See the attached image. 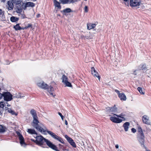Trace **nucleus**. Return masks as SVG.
Masks as SVG:
<instances>
[{
  "label": "nucleus",
  "instance_id": "a211bd4d",
  "mask_svg": "<svg viewBox=\"0 0 151 151\" xmlns=\"http://www.w3.org/2000/svg\"><path fill=\"white\" fill-rule=\"evenodd\" d=\"M118 97L121 100L125 101L126 100V96L123 93H122L120 94H119Z\"/></svg>",
  "mask_w": 151,
  "mask_h": 151
},
{
  "label": "nucleus",
  "instance_id": "b1692460",
  "mask_svg": "<svg viewBox=\"0 0 151 151\" xmlns=\"http://www.w3.org/2000/svg\"><path fill=\"white\" fill-rule=\"evenodd\" d=\"M19 18L15 16H12L10 17V20L12 22H15L19 20Z\"/></svg>",
  "mask_w": 151,
  "mask_h": 151
},
{
  "label": "nucleus",
  "instance_id": "79ce46f5",
  "mask_svg": "<svg viewBox=\"0 0 151 151\" xmlns=\"http://www.w3.org/2000/svg\"><path fill=\"white\" fill-rule=\"evenodd\" d=\"M131 131L133 133H135L136 132V130L135 128H132L131 129Z\"/></svg>",
  "mask_w": 151,
  "mask_h": 151
},
{
  "label": "nucleus",
  "instance_id": "e2e57ef3",
  "mask_svg": "<svg viewBox=\"0 0 151 151\" xmlns=\"http://www.w3.org/2000/svg\"><path fill=\"white\" fill-rule=\"evenodd\" d=\"M64 151H70L68 149H65L64 150Z\"/></svg>",
  "mask_w": 151,
  "mask_h": 151
},
{
  "label": "nucleus",
  "instance_id": "a18cd8bd",
  "mask_svg": "<svg viewBox=\"0 0 151 151\" xmlns=\"http://www.w3.org/2000/svg\"><path fill=\"white\" fill-rule=\"evenodd\" d=\"M27 18L25 16V15L24 14H22L21 18L22 19H24L25 18Z\"/></svg>",
  "mask_w": 151,
  "mask_h": 151
},
{
  "label": "nucleus",
  "instance_id": "aec40b11",
  "mask_svg": "<svg viewBox=\"0 0 151 151\" xmlns=\"http://www.w3.org/2000/svg\"><path fill=\"white\" fill-rule=\"evenodd\" d=\"M13 3L11 1H9L7 2V4L8 6V9L11 10L14 7Z\"/></svg>",
  "mask_w": 151,
  "mask_h": 151
},
{
  "label": "nucleus",
  "instance_id": "09e8293b",
  "mask_svg": "<svg viewBox=\"0 0 151 151\" xmlns=\"http://www.w3.org/2000/svg\"><path fill=\"white\" fill-rule=\"evenodd\" d=\"M49 93H50V94L52 95L53 96H54L55 95H53V93H52L51 92V91H48Z\"/></svg>",
  "mask_w": 151,
  "mask_h": 151
},
{
  "label": "nucleus",
  "instance_id": "c9c22d12",
  "mask_svg": "<svg viewBox=\"0 0 151 151\" xmlns=\"http://www.w3.org/2000/svg\"><path fill=\"white\" fill-rule=\"evenodd\" d=\"M32 27V25L30 24H28V25L25 27V29H27L28 28Z\"/></svg>",
  "mask_w": 151,
  "mask_h": 151
},
{
  "label": "nucleus",
  "instance_id": "f03ea898",
  "mask_svg": "<svg viewBox=\"0 0 151 151\" xmlns=\"http://www.w3.org/2000/svg\"><path fill=\"white\" fill-rule=\"evenodd\" d=\"M34 137L36 138L35 141L36 142V145L40 146L43 148H48L45 144H44V142H46L47 145L52 149L56 151H60L58 149L57 147L55 145L48 139L43 137L42 135H37L36 136H34Z\"/></svg>",
  "mask_w": 151,
  "mask_h": 151
},
{
  "label": "nucleus",
  "instance_id": "603ef678",
  "mask_svg": "<svg viewBox=\"0 0 151 151\" xmlns=\"http://www.w3.org/2000/svg\"><path fill=\"white\" fill-rule=\"evenodd\" d=\"M145 148V151H150V150H148L146 147V148Z\"/></svg>",
  "mask_w": 151,
  "mask_h": 151
},
{
  "label": "nucleus",
  "instance_id": "c756f323",
  "mask_svg": "<svg viewBox=\"0 0 151 151\" xmlns=\"http://www.w3.org/2000/svg\"><path fill=\"white\" fill-rule=\"evenodd\" d=\"M68 81L67 77L64 74L62 76V82L64 83L65 82Z\"/></svg>",
  "mask_w": 151,
  "mask_h": 151
},
{
  "label": "nucleus",
  "instance_id": "2eb2a0df",
  "mask_svg": "<svg viewBox=\"0 0 151 151\" xmlns=\"http://www.w3.org/2000/svg\"><path fill=\"white\" fill-rule=\"evenodd\" d=\"M106 109L108 111L114 113H116L117 111V108L114 105V106L109 107H108L106 108Z\"/></svg>",
  "mask_w": 151,
  "mask_h": 151
},
{
  "label": "nucleus",
  "instance_id": "bb28decb",
  "mask_svg": "<svg viewBox=\"0 0 151 151\" xmlns=\"http://www.w3.org/2000/svg\"><path fill=\"white\" fill-rule=\"evenodd\" d=\"M96 24H88L87 25V29L90 30L95 27Z\"/></svg>",
  "mask_w": 151,
  "mask_h": 151
},
{
  "label": "nucleus",
  "instance_id": "72a5a7b5",
  "mask_svg": "<svg viewBox=\"0 0 151 151\" xmlns=\"http://www.w3.org/2000/svg\"><path fill=\"white\" fill-rule=\"evenodd\" d=\"M64 84H65V85H66V86H68V87H72V86L71 84V83L68 82V81L66 82H65Z\"/></svg>",
  "mask_w": 151,
  "mask_h": 151
},
{
  "label": "nucleus",
  "instance_id": "f3484780",
  "mask_svg": "<svg viewBox=\"0 0 151 151\" xmlns=\"http://www.w3.org/2000/svg\"><path fill=\"white\" fill-rule=\"evenodd\" d=\"M138 69L139 70H147V68L146 65L145 64H141L138 67Z\"/></svg>",
  "mask_w": 151,
  "mask_h": 151
},
{
  "label": "nucleus",
  "instance_id": "680f3d73",
  "mask_svg": "<svg viewBox=\"0 0 151 151\" xmlns=\"http://www.w3.org/2000/svg\"><path fill=\"white\" fill-rule=\"evenodd\" d=\"M2 12V10L1 9H0V15H1Z\"/></svg>",
  "mask_w": 151,
  "mask_h": 151
},
{
  "label": "nucleus",
  "instance_id": "de8ad7c7",
  "mask_svg": "<svg viewBox=\"0 0 151 151\" xmlns=\"http://www.w3.org/2000/svg\"><path fill=\"white\" fill-rule=\"evenodd\" d=\"M6 65H9V64H10V63H9V60H6Z\"/></svg>",
  "mask_w": 151,
  "mask_h": 151
},
{
  "label": "nucleus",
  "instance_id": "a878e982",
  "mask_svg": "<svg viewBox=\"0 0 151 151\" xmlns=\"http://www.w3.org/2000/svg\"><path fill=\"white\" fill-rule=\"evenodd\" d=\"M114 114V115H115L117 117H120V118H121L122 119V121H125V119L123 117V116H125V114H124L122 113H121L119 115H117L116 114Z\"/></svg>",
  "mask_w": 151,
  "mask_h": 151
},
{
  "label": "nucleus",
  "instance_id": "1a4fd4ad",
  "mask_svg": "<svg viewBox=\"0 0 151 151\" xmlns=\"http://www.w3.org/2000/svg\"><path fill=\"white\" fill-rule=\"evenodd\" d=\"M17 133L18 135L19 139L20 141V143L21 145H26V143L25 142L24 138L23 137L22 135L19 132H17Z\"/></svg>",
  "mask_w": 151,
  "mask_h": 151
},
{
  "label": "nucleus",
  "instance_id": "2f4dec72",
  "mask_svg": "<svg viewBox=\"0 0 151 151\" xmlns=\"http://www.w3.org/2000/svg\"><path fill=\"white\" fill-rule=\"evenodd\" d=\"M8 112L9 113H11L12 115H14L16 116L17 115V113H15L14 110L11 109H9L8 110Z\"/></svg>",
  "mask_w": 151,
  "mask_h": 151
},
{
  "label": "nucleus",
  "instance_id": "69168bd1",
  "mask_svg": "<svg viewBox=\"0 0 151 151\" xmlns=\"http://www.w3.org/2000/svg\"><path fill=\"white\" fill-rule=\"evenodd\" d=\"M125 2H127L128 1V0H123Z\"/></svg>",
  "mask_w": 151,
  "mask_h": 151
},
{
  "label": "nucleus",
  "instance_id": "0eeeda50",
  "mask_svg": "<svg viewBox=\"0 0 151 151\" xmlns=\"http://www.w3.org/2000/svg\"><path fill=\"white\" fill-rule=\"evenodd\" d=\"M65 137L68 142L73 147L76 148V145L74 142L73 140L71 137H69L68 135L66 134Z\"/></svg>",
  "mask_w": 151,
  "mask_h": 151
},
{
  "label": "nucleus",
  "instance_id": "423d86ee",
  "mask_svg": "<svg viewBox=\"0 0 151 151\" xmlns=\"http://www.w3.org/2000/svg\"><path fill=\"white\" fill-rule=\"evenodd\" d=\"M141 4V0H130L129 2V5L132 8L138 7Z\"/></svg>",
  "mask_w": 151,
  "mask_h": 151
},
{
  "label": "nucleus",
  "instance_id": "c85d7f7f",
  "mask_svg": "<svg viewBox=\"0 0 151 151\" xmlns=\"http://www.w3.org/2000/svg\"><path fill=\"white\" fill-rule=\"evenodd\" d=\"M20 24L18 23L17 24L15 25L13 27V28L15 29L16 31L20 30V27L19 24Z\"/></svg>",
  "mask_w": 151,
  "mask_h": 151
},
{
  "label": "nucleus",
  "instance_id": "393cba45",
  "mask_svg": "<svg viewBox=\"0 0 151 151\" xmlns=\"http://www.w3.org/2000/svg\"><path fill=\"white\" fill-rule=\"evenodd\" d=\"M11 1L16 5V7L19 5L22 2L21 0H12Z\"/></svg>",
  "mask_w": 151,
  "mask_h": 151
},
{
  "label": "nucleus",
  "instance_id": "0e129e2a",
  "mask_svg": "<svg viewBox=\"0 0 151 151\" xmlns=\"http://www.w3.org/2000/svg\"><path fill=\"white\" fill-rule=\"evenodd\" d=\"M125 4L126 5H127V6H129V3L128 2L125 3Z\"/></svg>",
  "mask_w": 151,
  "mask_h": 151
},
{
  "label": "nucleus",
  "instance_id": "5701e85b",
  "mask_svg": "<svg viewBox=\"0 0 151 151\" xmlns=\"http://www.w3.org/2000/svg\"><path fill=\"white\" fill-rule=\"evenodd\" d=\"M6 129V127L0 124V133H4L5 132Z\"/></svg>",
  "mask_w": 151,
  "mask_h": 151
},
{
  "label": "nucleus",
  "instance_id": "6e6d98bb",
  "mask_svg": "<svg viewBox=\"0 0 151 151\" xmlns=\"http://www.w3.org/2000/svg\"><path fill=\"white\" fill-rule=\"evenodd\" d=\"M9 109V108H8V107H5L4 108V109L5 110H8Z\"/></svg>",
  "mask_w": 151,
  "mask_h": 151
},
{
  "label": "nucleus",
  "instance_id": "58836bf2",
  "mask_svg": "<svg viewBox=\"0 0 151 151\" xmlns=\"http://www.w3.org/2000/svg\"><path fill=\"white\" fill-rule=\"evenodd\" d=\"M58 145L60 149H62L64 151V150L65 149L64 148V147L63 146L60 144H59Z\"/></svg>",
  "mask_w": 151,
  "mask_h": 151
},
{
  "label": "nucleus",
  "instance_id": "f8f14e48",
  "mask_svg": "<svg viewBox=\"0 0 151 151\" xmlns=\"http://www.w3.org/2000/svg\"><path fill=\"white\" fill-rule=\"evenodd\" d=\"M137 140L142 148H146V146L144 145L145 138L137 137Z\"/></svg>",
  "mask_w": 151,
  "mask_h": 151
},
{
  "label": "nucleus",
  "instance_id": "338daca9",
  "mask_svg": "<svg viewBox=\"0 0 151 151\" xmlns=\"http://www.w3.org/2000/svg\"><path fill=\"white\" fill-rule=\"evenodd\" d=\"M7 106H10V105H8Z\"/></svg>",
  "mask_w": 151,
  "mask_h": 151
},
{
  "label": "nucleus",
  "instance_id": "ea45409f",
  "mask_svg": "<svg viewBox=\"0 0 151 151\" xmlns=\"http://www.w3.org/2000/svg\"><path fill=\"white\" fill-rule=\"evenodd\" d=\"M58 114L61 117L62 120L63 119L64 116L62 115V114L60 112H58Z\"/></svg>",
  "mask_w": 151,
  "mask_h": 151
},
{
  "label": "nucleus",
  "instance_id": "13d9d810",
  "mask_svg": "<svg viewBox=\"0 0 151 151\" xmlns=\"http://www.w3.org/2000/svg\"><path fill=\"white\" fill-rule=\"evenodd\" d=\"M65 124L66 125H67L68 124V122L66 120H65Z\"/></svg>",
  "mask_w": 151,
  "mask_h": 151
},
{
  "label": "nucleus",
  "instance_id": "864d4df0",
  "mask_svg": "<svg viewBox=\"0 0 151 151\" xmlns=\"http://www.w3.org/2000/svg\"><path fill=\"white\" fill-rule=\"evenodd\" d=\"M40 16V14H37L36 15V17L37 18H39Z\"/></svg>",
  "mask_w": 151,
  "mask_h": 151
},
{
  "label": "nucleus",
  "instance_id": "4468645a",
  "mask_svg": "<svg viewBox=\"0 0 151 151\" xmlns=\"http://www.w3.org/2000/svg\"><path fill=\"white\" fill-rule=\"evenodd\" d=\"M6 106V104L4 102H0V115L2 116L4 111V107Z\"/></svg>",
  "mask_w": 151,
  "mask_h": 151
},
{
  "label": "nucleus",
  "instance_id": "4c0bfd02",
  "mask_svg": "<svg viewBox=\"0 0 151 151\" xmlns=\"http://www.w3.org/2000/svg\"><path fill=\"white\" fill-rule=\"evenodd\" d=\"M137 130L138 132L139 133L143 131L142 129L141 128V127L140 126L138 127Z\"/></svg>",
  "mask_w": 151,
  "mask_h": 151
},
{
  "label": "nucleus",
  "instance_id": "3c124183",
  "mask_svg": "<svg viewBox=\"0 0 151 151\" xmlns=\"http://www.w3.org/2000/svg\"><path fill=\"white\" fill-rule=\"evenodd\" d=\"M150 130V129L149 128H147V132H149Z\"/></svg>",
  "mask_w": 151,
  "mask_h": 151
},
{
  "label": "nucleus",
  "instance_id": "dca6fc26",
  "mask_svg": "<svg viewBox=\"0 0 151 151\" xmlns=\"http://www.w3.org/2000/svg\"><path fill=\"white\" fill-rule=\"evenodd\" d=\"M130 124V123L128 122H126L123 124V127L125 132L128 131Z\"/></svg>",
  "mask_w": 151,
  "mask_h": 151
},
{
  "label": "nucleus",
  "instance_id": "20e7f679",
  "mask_svg": "<svg viewBox=\"0 0 151 151\" xmlns=\"http://www.w3.org/2000/svg\"><path fill=\"white\" fill-rule=\"evenodd\" d=\"M37 86L42 88L44 89H47V91H54V88L51 86H49L47 84L45 83L43 81L38 83H37Z\"/></svg>",
  "mask_w": 151,
  "mask_h": 151
},
{
  "label": "nucleus",
  "instance_id": "ddd939ff",
  "mask_svg": "<svg viewBox=\"0 0 151 151\" xmlns=\"http://www.w3.org/2000/svg\"><path fill=\"white\" fill-rule=\"evenodd\" d=\"M91 73L94 76L97 77L99 80L100 78V76L99 75L98 73L96 71L94 67H92L91 68Z\"/></svg>",
  "mask_w": 151,
  "mask_h": 151
},
{
  "label": "nucleus",
  "instance_id": "4be33fe9",
  "mask_svg": "<svg viewBox=\"0 0 151 151\" xmlns=\"http://www.w3.org/2000/svg\"><path fill=\"white\" fill-rule=\"evenodd\" d=\"M53 3L55 7H57L59 9H61V7L60 3L57 0H53Z\"/></svg>",
  "mask_w": 151,
  "mask_h": 151
},
{
  "label": "nucleus",
  "instance_id": "37998d69",
  "mask_svg": "<svg viewBox=\"0 0 151 151\" xmlns=\"http://www.w3.org/2000/svg\"><path fill=\"white\" fill-rule=\"evenodd\" d=\"M84 11L86 12H88V7L86 6H85L84 7Z\"/></svg>",
  "mask_w": 151,
  "mask_h": 151
},
{
  "label": "nucleus",
  "instance_id": "8fccbe9b",
  "mask_svg": "<svg viewBox=\"0 0 151 151\" xmlns=\"http://www.w3.org/2000/svg\"><path fill=\"white\" fill-rule=\"evenodd\" d=\"M20 30H21V29H23V30H24V29H25V27H20Z\"/></svg>",
  "mask_w": 151,
  "mask_h": 151
},
{
  "label": "nucleus",
  "instance_id": "cd10ccee",
  "mask_svg": "<svg viewBox=\"0 0 151 151\" xmlns=\"http://www.w3.org/2000/svg\"><path fill=\"white\" fill-rule=\"evenodd\" d=\"M26 3L28 7H33L35 6V4L31 2H27Z\"/></svg>",
  "mask_w": 151,
  "mask_h": 151
},
{
  "label": "nucleus",
  "instance_id": "c03bdc74",
  "mask_svg": "<svg viewBox=\"0 0 151 151\" xmlns=\"http://www.w3.org/2000/svg\"><path fill=\"white\" fill-rule=\"evenodd\" d=\"M115 92L118 94V96L119 95V94H120L121 93H120L119 91L117 89H116L115 90Z\"/></svg>",
  "mask_w": 151,
  "mask_h": 151
},
{
  "label": "nucleus",
  "instance_id": "39448f33",
  "mask_svg": "<svg viewBox=\"0 0 151 151\" xmlns=\"http://www.w3.org/2000/svg\"><path fill=\"white\" fill-rule=\"evenodd\" d=\"M28 7L26 3L24 4L23 2L21 3L19 5L17 6L16 8L15 9L16 10V12L17 13L21 14V13L22 11V9L24 10H26L27 8Z\"/></svg>",
  "mask_w": 151,
  "mask_h": 151
},
{
  "label": "nucleus",
  "instance_id": "7ed1b4c3",
  "mask_svg": "<svg viewBox=\"0 0 151 151\" xmlns=\"http://www.w3.org/2000/svg\"><path fill=\"white\" fill-rule=\"evenodd\" d=\"M3 97L4 100L6 101H11L13 98H15V96H13L12 94L10 92H4L1 93L0 92V99Z\"/></svg>",
  "mask_w": 151,
  "mask_h": 151
},
{
  "label": "nucleus",
  "instance_id": "f704fd0d",
  "mask_svg": "<svg viewBox=\"0 0 151 151\" xmlns=\"http://www.w3.org/2000/svg\"><path fill=\"white\" fill-rule=\"evenodd\" d=\"M140 135L138 136L137 137L145 138V136L143 131L139 133Z\"/></svg>",
  "mask_w": 151,
  "mask_h": 151
},
{
  "label": "nucleus",
  "instance_id": "7c9ffc66",
  "mask_svg": "<svg viewBox=\"0 0 151 151\" xmlns=\"http://www.w3.org/2000/svg\"><path fill=\"white\" fill-rule=\"evenodd\" d=\"M60 3L63 4H70V0H59Z\"/></svg>",
  "mask_w": 151,
  "mask_h": 151
},
{
  "label": "nucleus",
  "instance_id": "6ab92c4d",
  "mask_svg": "<svg viewBox=\"0 0 151 151\" xmlns=\"http://www.w3.org/2000/svg\"><path fill=\"white\" fill-rule=\"evenodd\" d=\"M27 132L31 134H35L36 135L38 134L37 133L34 129H27Z\"/></svg>",
  "mask_w": 151,
  "mask_h": 151
},
{
  "label": "nucleus",
  "instance_id": "e433bc0d",
  "mask_svg": "<svg viewBox=\"0 0 151 151\" xmlns=\"http://www.w3.org/2000/svg\"><path fill=\"white\" fill-rule=\"evenodd\" d=\"M24 97V95H18L17 96H15V98H22Z\"/></svg>",
  "mask_w": 151,
  "mask_h": 151
},
{
  "label": "nucleus",
  "instance_id": "5fc2aeb1",
  "mask_svg": "<svg viewBox=\"0 0 151 151\" xmlns=\"http://www.w3.org/2000/svg\"><path fill=\"white\" fill-rule=\"evenodd\" d=\"M136 70L134 71L133 72V73L132 74L134 75H137V73L136 72Z\"/></svg>",
  "mask_w": 151,
  "mask_h": 151
},
{
  "label": "nucleus",
  "instance_id": "9d476101",
  "mask_svg": "<svg viewBox=\"0 0 151 151\" xmlns=\"http://www.w3.org/2000/svg\"><path fill=\"white\" fill-rule=\"evenodd\" d=\"M110 120L113 122L115 123H119L122 121V120L115 116H112L110 118Z\"/></svg>",
  "mask_w": 151,
  "mask_h": 151
},
{
  "label": "nucleus",
  "instance_id": "052dcab7",
  "mask_svg": "<svg viewBox=\"0 0 151 151\" xmlns=\"http://www.w3.org/2000/svg\"><path fill=\"white\" fill-rule=\"evenodd\" d=\"M85 36L83 35H81V38L82 39L83 38H85Z\"/></svg>",
  "mask_w": 151,
  "mask_h": 151
},
{
  "label": "nucleus",
  "instance_id": "6e6552de",
  "mask_svg": "<svg viewBox=\"0 0 151 151\" xmlns=\"http://www.w3.org/2000/svg\"><path fill=\"white\" fill-rule=\"evenodd\" d=\"M65 137L68 142L73 147L76 148V145L74 142L73 140L71 137H69L68 135L66 134Z\"/></svg>",
  "mask_w": 151,
  "mask_h": 151
},
{
  "label": "nucleus",
  "instance_id": "f257e3e1",
  "mask_svg": "<svg viewBox=\"0 0 151 151\" xmlns=\"http://www.w3.org/2000/svg\"><path fill=\"white\" fill-rule=\"evenodd\" d=\"M30 113L32 115L33 117V123L35 125L33 127L39 131L46 134L44 132H46L50 136L53 138L54 139L57 140L62 144H64L65 142L62 138L56 135L55 133L52 132L48 131L46 127H45L44 129L42 128V126L40 125L38 123L39 122L38 120V117L37 116V114L36 111L34 109H32L30 111Z\"/></svg>",
  "mask_w": 151,
  "mask_h": 151
},
{
  "label": "nucleus",
  "instance_id": "49530a36",
  "mask_svg": "<svg viewBox=\"0 0 151 151\" xmlns=\"http://www.w3.org/2000/svg\"><path fill=\"white\" fill-rule=\"evenodd\" d=\"M85 38L86 39H90V36H85Z\"/></svg>",
  "mask_w": 151,
  "mask_h": 151
},
{
  "label": "nucleus",
  "instance_id": "473e14b6",
  "mask_svg": "<svg viewBox=\"0 0 151 151\" xmlns=\"http://www.w3.org/2000/svg\"><path fill=\"white\" fill-rule=\"evenodd\" d=\"M137 89L140 93L141 94L143 95L145 94V91H143L142 88L141 87H138Z\"/></svg>",
  "mask_w": 151,
  "mask_h": 151
},
{
  "label": "nucleus",
  "instance_id": "412c9836",
  "mask_svg": "<svg viewBox=\"0 0 151 151\" xmlns=\"http://www.w3.org/2000/svg\"><path fill=\"white\" fill-rule=\"evenodd\" d=\"M72 12L73 11L70 8H66L63 10L61 11V12L63 13V14L64 15H65L66 13H69Z\"/></svg>",
  "mask_w": 151,
  "mask_h": 151
},
{
  "label": "nucleus",
  "instance_id": "a19ab883",
  "mask_svg": "<svg viewBox=\"0 0 151 151\" xmlns=\"http://www.w3.org/2000/svg\"><path fill=\"white\" fill-rule=\"evenodd\" d=\"M78 1V0H70V3H73L76 2H77Z\"/></svg>",
  "mask_w": 151,
  "mask_h": 151
},
{
  "label": "nucleus",
  "instance_id": "774afa93",
  "mask_svg": "<svg viewBox=\"0 0 151 151\" xmlns=\"http://www.w3.org/2000/svg\"><path fill=\"white\" fill-rule=\"evenodd\" d=\"M53 83H54V84H55V82H53Z\"/></svg>",
  "mask_w": 151,
  "mask_h": 151
},
{
  "label": "nucleus",
  "instance_id": "9b49d317",
  "mask_svg": "<svg viewBox=\"0 0 151 151\" xmlns=\"http://www.w3.org/2000/svg\"><path fill=\"white\" fill-rule=\"evenodd\" d=\"M142 121L143 122L146 124L150 125V122L149 120V117L146 115H144L142 116Z\"/></svg>",
  "mask_w": 151,
  "mask_h": 151
},
{
  "label": "nucleus",
  "instance_id": "4d7b16f0",
  "mask_svg": "<svg viewBox=\"0 0 151 151\" xmlns=\"http://www.w3.org/2000/svg\"><path fill=\"white\" fill-rule=\"evenodd\" d=\"M119 147V145H118L117 144L115 145V147L116 149H118Z\"/></svg>",
  "mask_w": 151,
  "mask_h": 151
},
{
  "label": "nucleus",
  "instance_id": "bf43d9fd",
  "mask_svg": "<svg viewBox=\"0 0 151 151\" xmlns=\"http://www.w3.org/2000/svg\"><path fill=\"white\" fill-rule=\"evenodd\" d=\"M31 140L33 142H35V143H36V142L35 141V140L34 139H31Z\"/></svg>",
  "mask_w": 151,
  "mask_h": 151
}]
</instances>
